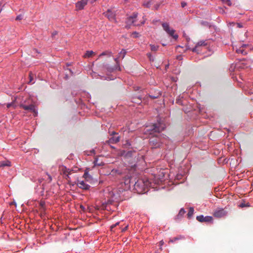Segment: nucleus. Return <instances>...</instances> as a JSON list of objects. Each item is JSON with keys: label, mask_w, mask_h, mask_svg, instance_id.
<instances>
[{"label": "nucleus", "mask_w": 253, "mask_h": 253, "mask_svg": "<svg viewBox=\"0 0 253 253\" xmlns=\"http://www.w3.org/2000/svg\"><path fill=\"white\" fill-rule=\"evenodd\" d=\"M128 190V189H125L124 185L121 186L120 182L118 184L116 189L109 193L107 201H105L103 203L102 206H107L109 205L118 206L119 202L123 200V198L121 197V194L123 192H127Z\"/></svg>", "instance_id": "1"}, {"label": "nucleus", "mask_w": 253, "mask_h": 253, "mask_svg": "<svg viewBox=\"0 0 253 253\" xmlns=\"http://www.w3.org/2000/svg\"><path fill=\"white\" fill-rule=\"evenodd\" d=\"M150 182L147 178H141L137 179L134 184V190L138 194L145 193L148 191Z\"/></svg>", "instance_id": "2"}, {"label": "nucleus", "mask_w": 253, "mask_h": 253, "mask_svg": "<svg viewBox=\"0 0 253 253\" xmlns=\"http://www.w3.org/2000/svg\"><path fill=\"white\" fill-rule=\"evenodd\" d=\"M120 58H121L120 56H118L117 57L114 58V60L116 62V65H115V66L112 67L110 66L108 64H103L102 65H100L98 66V70L104 73H112L116 70L121 71V68L120 67V63L119 61Z\"/></svg>", "instance_id": "3"}, {"label": "nucleus", "mask_w": 253, "mask_h": 253, "mask_svg": "<svg viewBox=\"0 0 253 253\" xmlns=\"http://www.w3.org/2000/svg\"><path fill=\"white\" fill-rule=\"evenodd\" d=\"M162 27L164 30L170 37H172L174 39L176 40L178 38V35L175 34V31L171 28L167 22H163L162 23Z\"/></svg>", "instance_id": "4"}, {"label": "nucleus", "mask_w": 253, "mask_h": 253, "mask_svg": "<svg viewBox=\"0 0 253 253\" xmlns=\"http://www.w3.org/2000/svg\"><path fill=\"white\" fill-rule=\"evenodd\" d=\"M137 17V13H133L132 15L128 17L126 20V27L127 28H129V27L131 25H134V26H139V24H136V19Z\"/></svg>", "instance_id": "5"}, {"label": "nucleus", "mask_w": 253, "mask_h": 253, "mask_svg": "<svg viewBox=\"0 0 253 253\" xmlns=\"http://www.w3.org/2000/svg\"><path fill=\"white\" fill-rule=\"evenodd\" d=\"M149 143L152 148H156L161 146V140L158 136L152 137L149 140Z\"/></svg>", "instance_id": "6"}, {"label": "nucleus", "mask_w": 253, "mask_h": 253, "mask_svg": "<svg viewBox=\"0 0 253 253\" xmlns=\"http://www.w3.org/2000/svg\"><path fill=\"white\" fill-rule=\"evenodd\" d=\"M227 211L224 209L217 208L214 211L213 215L215 217L221 218L226 215Z\"/></svg>", "instance_id": "7"}, {"label": "nucleus", "mask_w": 253, "mask_h": 253, "mask_svg": "<svg viewBox=\"0 0 253 253\" xmlns=\"http://www.w3.org/2000/svg\"><path fill=\"white\" fill-rule=\"evenodd\" d=\"M20 107L22 108L25 110L33 112L35 114V116H37L38 114L37 110L35 108V106L33 104H30L29 105H26L23 103L20 104Z\"/></svg>", "instance_id": "8"}, {"label": "nucleus", "mask_w": 253, "mask_h": 253, "mask_svg": "<svg viewBox=\"0 0 253 253\" xmlns=\"http://www.w3.org/2000/svg\"><path fill=\"white\" fill-rule=\"evenodd\" d=\"M166 127L165 125L159 122L157 124H155L153 125L152 131L154 132H160L163 131Z\"/></svg>", "instance_id": "9"}, {"label": "nucleus", "mask_w": 253, "mask_h": 253, "mask_svg": "<svg viewBox=\"0 0 253 253\" xmlns=\"http://www.w3.org/2000/svg\"><path fill=\"white\" fill-rule=\"evenodd\" d=\"M88 0H81L76 3V10L79 11L84 8L87 4Z\"/></svg>", "instance_id": "10"}, {"label": "nucleus", "mask_w": 253, "mask_h": 253, "mask_svg": "<svg viewBox=\"0 0 253 253\" xmlns=\"http://www.w3.org/2000/svg\"><path fill=\"white\" fill-rule=\"evenodd\" d=\"M197 220L200 222H210L212 221V217L211 216H204L200 215L196 217Z\"/></svg>", "instance_id": "11"}, {"label": "nucleus", "mask_w": 253, "mask_h": 253, "mask_svg": "<svg viewBox=\"0 0 253 253\" xmlns=\"http://www.w3.org/2000/svg\"><path fill=\"white\" fill-rule=\"evenodd\" d=\"M207 45V43L206 41H201L199 42L196 45L195 47L192 49L193 52H195L199 53L200 51V47L201 46H206Z\"/></svg>", "instance_id": "12"}, {"label": "nucleus", "mask_w": 253, "mask_h": 253, "mask_svg": "<svg viewBox=\"0 0 253 253\" xmlns=\"http://www.w3.org/2000/svg\"><path fill=\"white\" fill-rule=\"evenodd\" d=\"M124 185L125 189H128L130 188V179L129 176L126 177L123 181L121 182V186Z\"/></svg>", "instance_id": "13"}, {"label": "nucleus", "mask_w": 253, "mask_h": 253, "mask_svg": "<svg viewBox=\"0 0 253 253\" xmlns=\"http://www.w3.org/2000/svg\"><path fill=\"white\" fill-rule=\"evenodd\" d=\"M104 15L107 17L110 21L115 20V14L111 10H108L106 12H104Z\"/></svg>", "instance_id": "14"}, {"label": "nucleus", "mask_w": 253, "mask_h": 253, "mask_svg": "<svg viewBox=\"0 0 253 253\" xmlns=\"http://www.w3.org/2000/svg\"><path fill=\"white\" fill-rule=\"evenodd\" d=\"M77 186L80 188L84 190H87L89 188L90 186L87 184L83 180H78Z\"/></svg>", "instance_id": "15"}, {"label": "nucleus", "mask_w": 253, "mask_h": 253, "mask_svg": "<svg viewBox=\"0 0 253 253\" xmlns=\"http://www.w3.org/2000/svg\"><path fill=\"white\" fill-rule=\"evenodd\" d=\"M63 174L66 176V179L69 180L70 179V175L72 174L73 172V169H67L66 167L63 168L62 169Z\"/></svg>", "instance_id": "16"}, {"label": "nucleus", "mask_w": 253, "mask_h": 253, "mask_svg": "<svg viewBox=\"0 0 253 253\" xmlns=\"http://www.w3.org/2000/svg\"><path fill=\"white\" fill-rule=\"evenodd\" d=\"M120 141L119 136H112L109 140L108 141L109 143L115 144L118 142Z\"/></svg>", "instance_id": "17"}, {"label": "nucleus", "mask_w": 253, "mask_h": 253, "mask_svg": "<svg viewBox=\"0 0 253 253\" xmlns=\"http://www.w3.org/2000/svg\"><path fill=\"white\" fill-rule=\"evenodd\" d=\"M112 52L110 50H105L102 52L101 54H99L98 56V58L103 56H107L108 57H111L112 56Z\"/></svg>", "instance_id": "18"}, {"label": "nucleus", "mask_w": 253, "mask_h": 253, "mask_svg": "<svg viewBox=\"0 0 253 253\" xmlns=\"http://www.w3.org/2000/svg\"><path fill=\"white\" fill-rule=\"evenodd\" d=\"M80 211H88L89 212L91 211V209L90 208V207H79Z\"/></svg>", "instance_id": "19"}, {"label": "nucleus", "mask_w": 253, "mask_h": 253, "mask_svg": "<svg viewBox=\"0 0 253 253\" xmlns=\"http://www.w3.org/2000/svg\"><path fill=\"white\" fill-rule=\"evenodd\" d=\"M93 54H94V52L93 51H92V50L87 51L85 52V53L84 54V58H88V57H91Z\"/></svg>", "instance_id": "20"}, {"label": "nucleus", "mask_w": 253, "mask_h": 253, "mask_svg": "<svg viewBox=\"0 0 253 253\" xmlns=\"http://www.w3.org/2000/svg\"><path fill=\"white\" fill-rule=\"evenodd\" d=\"M126 50L124 49H123L120 51V52L119 53L118 56H120V58L121 59H123L125 57V55H126Z\"/></svg>", "instance_id": "21"}, {"label": "nucleus", "mask_w": 253, "mask_h": 253, "mask_svg": "<svg viewBox=\"0 0 253 253\" xmlns=\"http://www.w3.org/2000/svg\"><path fill=\"white\" fill-rule=\"evenodd\" d=\"M151 1L149 0H145L143 2V6L145 7L149 8L151 5Z\"/></svg>", "instance_id": "22"}, {"label": "nucleus", "mask_w": 253, "mask_h": 253, "mask_svg": "<svg viewBox=\"0 0 253 253\" xmlns=\"http://www.w3.org/2000/svg\"><path fill=\"white\" fill-rule=\"evenodd\" d=\"M236 52L238 53H241L243 55H246L247 54V52L245 51L243 48L241 47L236 50Z\"/></svg>", "instance_id": "23"}, {"label": "nucleus", "mask_w": 253, "mask_h": 253, "mask_svg": "<svg viewBox=\"0 0 253 253\" xmlns=\"http://www.w3.org/2000/svg\"><path fill=\"white\" fill-rule=\"evenodd\" d=\"M194 208L193 207H190L189 209V211L187 213V217L188 218H191L192 216L194 213Z\"/></svg>", "instance_id": "24"}, {"label": "nucleus", "mask_w": 253, "mask_h": 253, "mask_svg": "<svg viewBox=\"0 0 253 253\" xmlns=\"http://www.w3.org/2000/svg\"><path fill=\"white\" fill-rule=\"evenodd\" d=\"M10 162L9 161H3L0 162V167H3L5 166H10Z\"/></svg>", "instance_id": "25"}, {"label": "nucleus", "mask_w": 253, "mask_h": 253, "mask_svg": "<svg viewBox=\"0 0 253 253\" xmlns=\"http://www.w3.org/2000/svg\"><path fill=\"white\" fill-rule=\"evenodd\" d=\"M151 47V50L153 51H156L158 50L159 46L153 44L150 45Z\"/></svg>", "instance_id": "26"}, {"label": "nucleus", "mask_w": 253, "mask_h": 253, "mask_svg": "<svg viewBox=\"0 0 253 253\" xmlns=\"http://www.w3.org/2000/svg\"><path fill=\"white\" fill-rule=\"evenodd\" d=\"M221 0L222 1V2L224 4H226L228 6H231L232 4V3L230 0Z\"/></svg>", "instance_id": "27"}, {"label": "nucleus", "mask_w": 253, "mask_h": 253, "mask_svg": "<svg viewBox=\"0 0 253 253\" xmlns=\"http://www.w3.org/2000/svg\"><path fill=\"white\" fill-rule=\"evenodd\" d=\"M186 212V211L184 210V209H181L178 213V216H182Z\"/></svg>", "instance_id": "28"}, {"label": "nucleus", "mask_w": 253, "mask_h": 253, "mask_svg": "<svg viewBox=\"0 0 253 253\" xmlns=\"http://www.w3.org/2000/svg\"><path fill=\"white\" fill-rule=\"evenodd\" d=\"M29 79H30V81L29 82V84H33V83H32V81L33 79V75L32 74V73H30V74H29Z\"/></svg>", "instance_id": "29"}, {"label": "nucleus", "mask_w": 253, "mask_h": 253, "mask_svg": "<svg viewBox=\"0 0 253 253\" xmlns=\"http://www.w3.org/2000/svg\"><path fill=\"white\" fill-rule=\"evenodd\" d=\"M147 55L150 61H154V59L152 56V54L150 53H147Z\"/></svg>", "instance_id": "30"}, {"label": "nucleus", "mask_w": 253, "mask_h": 253, "mask_svg": "<svg viewBox=\"0 0 253 253\" xmlns=\"http://www.w3.org/2000/svg\"><path fill=\"white\" fill-rule=\"evenodd\" d=\"M7 108H10V107H13L14 108H15V106H14V103L13 102L8 103L6 105Z\"/></svg>", "instance_id": "31"}, {"label": "nucleus", "mask_w": 253, "mask_h": 253, "mask_svg": "<svg viewBox=\"0 0 253 253\" xmlns=\"http://www.w3.org/2000/svg\"><path fill=\"white\" fill-rule=\"evenodd\" d=\"M91 75L93 78H96L97 77L99 76V75L97 74L96 73L94 72H92Z\"/></svg>", "instance_id": "32"}, {"label": "nucleus", "mask_w": 253, "mask_h": 253, "mask_svg": "<svg viewBox=\"0 0 253 253\" xmlns=\"http://www.w3.org/2000/svg\"><path fill=\"white\" fill-rule=\"evenodd\" d=\"M22 18H23V16L22 15H19L16 17V20H20L22 19Z\"/></svg>", "instance_id": "33"}, {"label": "nucleus", "mask_w": 253, "mask_h": 253, "mask_svg": "<svg viewBox=\"0 0 253 253\" xmlns=\"http://www.w3.org/2000/svg\"><path fill=\"white\" fill-rule=\"evenodd\" d=\"M178 238H177V237H175L174 238H173V239H170L169 241V243L170 242H174V241H176L177 240H178Z\"/></svg>", "instance_id": "34"}, {"label": "nucleus", "mask_w": 253, "mask_h": 253, "mask_svg": "<svg viewBox=\"0 0 253 253\" xmlns=\"http://www.w3.org/2000/svg\"><path fill=\"white\" fill-rule=\"evenodd\" d=\"M119 222H117L116 223L111 225V228L113 229V228H115L116 226H117L118 225H119Z\"/></svg>", "instance_id": "35"}, {"label": "nucleus", "mask_w": 253, "mask_h": 253, "mask_svg": "<svg viewBox=\"0 0 253 253\" xmlns=\"http://www.w3.org/2000/svg\"><path fill=\"white\" fill-rule=\"evenodd\" d=\"M181 4L182 7H184L187 5V3L186 2L183 1L181 3Z\"/></svg>", "instance_id": "36"}, {"label": "nucleus", "mask_w": 253, "mask_h": 253, "mask_svg": "<svg viewBox=\"0 0 253 253\" xmlns=\"http://www.w3.org/2000/svg\"><path fill=\"white\" fill-rule=\"evenodd\" d=\"M127 228H128V225H127L124 228H123L122 229V232L126 231L127 229Z\"/></svg>", "instance_id": "37"}, {"label": "nucleus", "mask_w": 253, "mask_h": 253, "mask_svg": "<svg viewBox=\"0 0 253 253\" xmlns=\"http://www.w3.org/2000/svg\"><path fill=\"white\" fill-rule=\"evenodd\" d=\"M47 174L48 175L49 181L50 182V181H51L52 180V177H51V176L49 174Z\"/></svg>", "instance_id": "38"}, {"label": "nucleus", "mask_w": 253, "mask_h": 253, "mask_svg": "<svg viewBox=\"0 0 253 253\" xmlns=\"http://www.w3.org/2000/svg\"><path fill=\"white\" fill-rule=\"evenodd\" d=\"M87 176H88V173L87 172H85L84 174V177L86 178Z\"/></svg>", "instance_id": "39"}, {"label": "nucleus", "mask_w": 253, "mask_h": 253, "mask_svg": "<svg viewBox=\"0 0 253 253\" xmlns=\"http://www.w3.org/2000/svg\"><path fill=\"white\" fill-rule=\"evenodd\" d=\"M239 206H249V205L248 204H244V203H241Z\"/></svg>", "instance_id": "40"}, {"label": "nucleus", "mask_w": 253, "mask_h": 253, "mask_svg": "<svg viewBox=\"0 0 253 253\" xmlns=\"http://www.w3.org/2000/svg\"><path fill=\"white\" fill-rule=\"evenodd\" d=\"M138 34L137 33H136V32H134V33H133V35H134L135 37H137V35H138Z\"/></svg>", "instance_id": "41"}, {"label": "nucleus", "mask_w": 253, "mask_h": 253, "mask_svg": "<svg viewBox=\"0 0 253 253\" xmlns=\"http://www.w3.org/2000/svg\"><path fill=\"white\" fill-rule=\"evenodd\" d=\"M237 25L238 27H239V28H241L242 27V25H241V24L239 23H237Z\"/></svg>", "instance_id": "42"}, {"label": "nucleus", "mask_w": 253, "mask_h": 253, "mask_svg": "<svg viewBox=\"0 0 253 253\" xmlns=\"http://www.w3.org/2000/svg\"><path fill=\"white\" fill-rule=\"evenodd\" d=\"M57 34V32L55 31V32H54L53 33H52V36H54L55 35H56V34Z\"/></svg>", "instance_id": "43"}, {"label": "nucleus", "mask_w": 253, "mask_h": 253, "mask_svg": "<svg viewBox=\"0 0 253 253\" xmlns=\"http://www.w3.org/2000/svg\"><path fill=\"white\" fill-rule=\"evenodd\" d=\"M246 46H247V45H246V44H243L241 46V47H242V48H244V47H246Z\"/></svg>", "instance_id": "44"}, {"label": "nucleus", "mask_w": 253, "mask_h": 253, "mask_svg": "<svg viewBox=\"0 0 253 253\" xmlns=\"http://www.w3.org/2000/svg\"><path fill=\"white\" fill-rule=\"evenodd\" d=\"M117 134L115 131H113L111 133V135H114V134Z\"/></svg>", "instance_id": "45"}, {"label": "nucleus", "mask_w": 253, "mask_h": 253, "mask_svg": "<svg viewBox=\"0 0 253 253\" xmlns=\"http://www.w3.org/2000/svg\"><path fill=\"white\" fill-rule=\"evenodd\" d=\"M161 245H162L163 244H164V242L163 241H161L160 242Z\"/></svg>", "instance_id": "46"}, {"label": "nucleus", "mask_w": 253, "mask_h": 253, "mask_svg": "<svg viewBox=\"0 0 253 253\" xmlns=\"http://www.w3.org/2000/svg\"><path fill=\"white\" fill-rule=\"evenodd\" d=\"M219 9H220V10H221L222 11V12H223V13L224 12V11L222 8H219Z\"/></svg>", "instance_id": "47"}, {"label": "nucleus", "mask_w": 253, "mask_h": 253, "mask_svg": "<svg viewBox=\"0 0 253 253\" xmlns=\"http://www.w3.org/2000/svg\"><path fill=\"white\" fill-rule=\"evenodd\" d=\"M42 211H44V207H42Z\"/></svg>", "instance_id": "48"}, {"label": "nucleus", "mask_w": 253, "mask_h": 253, "mask_svg": "<svg viewBox=\"0 0 253 253\" xmlns=\"http://www.w3.org/2000/svg\"><path fill=\"white\" fill-rule=\"evenodd\" d=\"M151 97H152L153 98H157V97L153 96H151Z\"/></svg>", "instance_id": "49"}, {"label": "nucleus", "mask_w": 253, "mask_h": 253, "mask_svg": "<svg viewBox=\"0 0 253 253\" xmlns=\"http://www.w3.org/2000/svg\"><path fill=\"white\" fill-rule=\"evenodd\" d=\"M144 22H145V20L143 21L142 22H141V24H143L144 23Z\"/></svg>", "instance_id": "50"}, {"label": "nucleus", "mask_w": 253, "mask_h": 253, "mask_svg": "<svg viewBox=\"0 0 253 253\" xmlns=\"http://www.w3.org/2000/svg\"><path fill=\"white\" fill-rule=\"evenodd\" d=\"M40 206H43V205L42 204H41Z\"/></svg>", "instance_id": "51"}, {"label": "nucleus", "mask_w": 253, "mask_h": 253, "mask_svg": "<svg viewBox=\"0 0 253 253\" xmlns=\"http://www.w3.org/2000/svg\"><path fill=\"white\" fill-rule=\"evenodd\" d=\"M97 208L96 209L99 210L98 207H96Z\"/></svg>", "instance_id": "52"}]
</instances>
